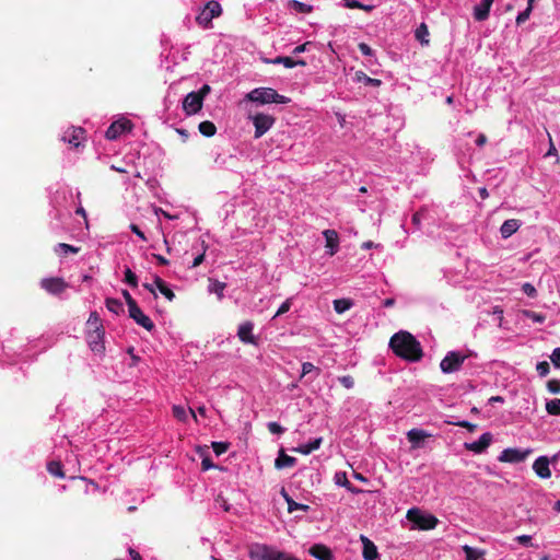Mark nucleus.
Masks as SVG:
<instances>
[{
    "label": "nucleus",
    "mask_w": 560,
    "mask_h": 560,
    "mask_svg": "<svg viewBox=\"0 0 560 560\" xmlns=\"http://www.w3.org/2000/svg\"><path fill=\"white\" fill-rule=\"evenodd\" d=\"M310 555L317 560H335L331 550L324 545H314L310 549Z\"/></svg>",
    "instance_id": "5701e85b"
},
{
    "label": "nucleus",
    "mask_w": 560,
    "mask_h": 560,
    "mask_svg": "<svg viewBox=\"0 0 560 560\" xmlns=\"http://www.w3.org/2000/svg\"><path fill=\"white\" fill-rule=\"evenodd\" d=\"M225 288H226V283L221 282L219 280L209 279L208 291H209V293L217 294L219 300L223 299Z\"/></svg>",
    "instance_id": "c85d7f7f"
},
{
    "label": "nucleus",
    "mask_w": 560,
    "mask_h": 560,
    "mask_svg": "<svg viewBox=\"0 0 560 560\" xmlns=\"http://www.w3.org/2000/svg\"><path fill=\"white\" fill-rule=\"evenodd\" d=\"M492 442V434L490 432H486L481 434V436L471 443H465V448L471 451L476 454H480L485 452Z\"/></svg>",
    "instance_id": "a211bd4d"
},
{
    "label": "nucleus",
    "mask_w": 560,
    "mask_h": 560,
    "mask_svg": "<svg viewBox=\"0 0 560 560\" xmlns=\"http://www.w3.org/2000/svg\"><path fill=\"white\" fill-rule=\"evenodd\" d=\"M289 8L298 13H311L313 10V7L311 4L301 2L299 0H291L289 2Z\"/></svg>",
    "instance_id": "f704fd0d"
},
{
    "label": "nucleus",
    "mask_w": 560,
    "mask_h": 560,
    "mask_svg": "<svg viewBox=\"0 0 560 560\" xmlns=\"http://www.w3.org/2000/svg\"><path fill=\"white\" fill-rule=\"evenodd\" d=\"M79 247L66 243H59L55 246V253L63 256L68 254H77L79 253Z\"/></svg>",
    "instance_id": "c9c22d12"
},
{
    "label": "nucleus",
    "mask_w": 560,
    "mask_h": 560,
    "mask_svg": "<svg viewBox=\"0 0 560 560\" xmlns=\"http://www.w3.org/2000/svg\"><path fill=\"white\" fill-rule=\"evenodd\" d=\"M172 410H173V416L177 420L183 421V422H185L187 420L188 415H187L186 409L183 406L175 405V406H173Z\"/></svg>",
    "instance_id": "c03bdc74"
},
{
    "label": "nucleus",
    "mask_w": 560,
    "mask_h": 560,
    "mask_svg": "<svg viewBox=\"0 0 560 560\" xmlns=\"http://www.w3.org/2000/svg\"><path fill=\"white\" fill-rule=\"evenodd\" d=\"M124 275H125L124 280L127 284H129L132 288L138 287V277L129 267L125 268Z\"/></svg>",
    "instance_id": "79ce46f5"
},
{
    "label": "nucleus",
    "mask_w": 560,
    "mask_h": 560,
    "mask_svg": "<svg viewBox=\"0 0 560 560\" xmlns=\"http://www.w3.org/2000/svg\"><path fill=\"white\" fill-rule=\"evenodd\" d=\"M353 306V302L350 299H338L334 301V310L338 314H342Z\"/></svg>",
    "instance_id": "72a5a7b5"
},
{
    "label": "nucleus",
    "mask_w": 560,
    "mask_h": 560,
    "mask_svg": "<svg viewBox=\"0 0 560 560\" xmlns=\"http://www.w3.org/2000/svg\"><path fill=\"white\" fill-rule=\"evenodd\" d=\"M154 283L156 285V290H159L160 293L163 294L168 301H172L175 298L174 292L166 285L162 278L155 276Z\"/></svg>",
    "instance_id": "7c9ffc66"
},
{
    "label": "nucleus",
    "mask_w": 560,
    "mask_h": 560,
    "mask_svg": "<svg viewBox=\"0 0 560 560\" xmlns=\"http://www.w3.org/2000/svg\"><path fill=\"white\" fill-rule=\"evenodd\" d=\"M287 504H288V511L290 513L294 512V511H303V512H307L310 510V506L307 504H303V503H298L295 502L287 492L284 489H282L281 491Z\"/></svg>",
    "instance_id": "393cba45"
},
{
    "label": "nucleus",
    "mask_w": 560,
    "mask_h": 560,
    "mask_svg": "<svg viewBox=\"0 0 560 560\" xmlns=\"http://www.w3.org/2000/svg\"><path fill=\"white\" fill-rule=\"evenodd\" d=\"M222 12L221 5L217 1H209L205 8L199 12L196 21L199 25L207 27L210 25L214 18H218Z\"/></svg>",
    "instance_id": "0eeeda50"
},
{
    "label": "nucleus",
    "mask_w": 560,
    "mask_h": 560,
    "mask_svg": "<svg viewBox=\"0 0 560 560\" xmlns=\"http://www.w3.org/2000/svg\"><path fill=\"white\" fill-rule=\"evenodd\" d=\"M533 4L534 3H530V1L527 0V8L524 11L520 12L517 14V16H516V24L517 25H522L523 23H525L529 19L530 13L533 11Z\"/></svg>",
    "instance_id": "ea45409f"
},
{
    "label": "nucleus",
    "mask_w": 560,
    "mask_h": 560,
    "mask_svg": "<svg viewBox=\"0 0 560 560\" xmlns=\"http://www.w3.org/2000/svg\"><path fill=\"white\" fill-rule=\"evenodd\" d=\"M292 298L287 299L278 308V311L275 314V317L281 316L284 313L289 312L292 305Z\"/></svg>",
    "instance_id": "de8ad7c7"
},
{
    "label": "nucleus",
    "mask_w": 560,
    "mask_h": 560,
    "mask_svg": "<svg viewBox=\"0 0 560 560\" xmlns=\"http://www.w3.org/2000/svg\"><path fill=\"white\" fill-rule=\"evenodd\" d=\"M322 442H323L322 438H316L306 444L300 445L295 451L303 455H308L312 452L318 450L322 445Z\"/></svg>",
    "instance_id": "bb28decb"
},
{
    "label": "nucleus",
    "mask_w": 560,
    "mask_h": 560,
    "mask_svg": "<svg viewBox=\"0 0 560 560\" xmlns=\"http://www.w3.org/2000/svg\"><path fill=\"white\" fill-rule=\"evenodd\" d=\"M429 28L425 23H421L415 31V37L421 45H429Z\"/></svg>",
    "instance_id": "2f4dec72"
},
{
    "label": "nucleus",
    "mask_w": 560,
    "mask_h": 560,
    "mask_svg": "<svg viewBox=\"0 0 560 560\" xmlns=\"http://www.w3.org/2000/svg\"><path fill=\"white\" fill-rule=\"evenodd\" d=\"M549 370H550L549 369V363L546 362V361L538 362L537 365H536V371H537L538 375L541 376V377L548 375Z\"/></svg>",
    "instance_id": "603ef678"
},
{
    "label": "nucleus",
    "mask_w": 560,
    "mask_h": 560,
    "mask_svg": "<svg viewBox=\"0 0 560 560\" xmlns=\"http://www.w3.org/2000/svg\"><path fill=\"white\" fill-rule=\"evenodd\" d=\"M249 119L253 121V125L255 127L254 137L256 139L261 138L273 126L276 121L273 116L262 113L250 115Z\"/></svg>",
    "instance_id": "6e6552de"
},
{
    "label": "nucleus",
    "mask_w": 560,
    "mask_h": 560,
    "mask_svg": "<svg viewBox=\"0 0 560 560\" xmlns=\"http://www.w3.org/2000/svg\"><path fill=\"white\" fill-rule=\"evenodd\" d=\"M128 313L130 318L148 331H151L154 328V323L141 311L138 304L130 308Z\"/></svg>",
    "instance_id": "2eb2a0df"
},
{
    "label": "nucleus",
    "mask_w": 560,
    "mask_h": 560,
    "mask_svg": "<svg viewBox=\"0 0 560 560\" xmlns=\"http://www.w3.org/2000/svg\"><path fill=\"white\" fill-rule=\"evenodd\" d=\"M407 518L422 530L433 529L439 524V520L433 514L423 513L417 508L408 510Z\"/></svg>",
    "instance_id": "423d86ee"
},
{
    "label": "nucleus",
    "mask_w": 560,
    "mask_h": 560,
    "mask_svg": "<svg viewBox=\"0 0 560 560\" xmlns=\"http://www.w3.org/2000/svg\"><path fill=\"white\" fill-rule=\"evenodd\" d=\"M105 305L106 308L115 315H118L124 311V305L118 299L107 298L105 300Z\"/></svg>",
    "instance_id": "473e14b6"
},
{
    "label": "nucleus",
    "mask_w": 560,
    "mask_h": 560,
    "mask_svg": "<svg viewBox=\"0 0 560 560\" xmlns=\"http://www.w3.org/2000/svg\"><path fill=\"white\" fill-rule=\"evenodd\" d=\"M423 212H424V210L417 211V212L412 215V218H411L412 223H413L417 228H419V226H420V223H421V220H422V217H423Z\"/></svg>",
    "instance_id": "bf43d9fd"
},
{
    "label": "nucleus",
    "mask_w": 560,
    "mask_h": 560,
    "mask_svg": "<svg viewBox=\"0 0 560 560\" xmlns=\"http://www.w3.org/2000/svg\"><path fill=\"white\" fill-rule=\"evenodd\" d=\"M267 428L270 433L277 434V435L282 434L285 431V429L282 425H280L278 422H275V421L268 422Z\"/></svg>",
    "instance_id": "09e8293b"
},
{
    "label": "nucleus",
    "mask_w": 560,
    "mask_h": 560,
    "mask_svg": "<svg viewBox=\"0 0 560 560\" xmlns=\"http://www.w3.org/2000/svg\"><path fill=\"white\" fill-rule=\"evenodd\" d=\"M523 315L533 320L534 323H537V324H542L545 323L546 320V315L545 314H541V313H536L534 311H529V310H525L523 311Z\"/></svg>",
    "instance_id": "a19ab883"
},
{
    "label": "nucleus",
    "mask_w": 560,
    "mask_h": 560,
    "mask_svg": "<svg viewBox=\"0 0 560 560\" xmlns=\"http://www.w3.org/2000/svg\"><path fill=\"white\" fill-rule=\"evenodd\" d=\"M85 339L92 352L95 354H104L105 329L96 311L91 312L86 320Z\"/></svg>",
    "instance_id": "f03ea898"
},
{
    "label": "nucleus",
    "mask_w": 560,
    "mask_h": 560,
    "mask_svg": "<svg viewBox=\"0 0 560 560\" xmlns=\"http://www.w3.org/2000/svg\"><path fill=\"white\" fill-rule=\"evenodd\" d=\"M202 95L196 92L188 93L183 101V109L187 115L197 114L202 107Z\"/></svg>",
    "instance_id": "f8f14e48"
},
{
    "label": "nucleus",
    "mask_w": 560,
    "mask_h": 560,
    "mask_svg": "<svg viewBox=\"0 0 560 560\" xmlns=\"http://www.w3.org/2000/svg\"><path fill=\"white\" fill-rule=\"evenodd\" d=\"M254 323L250 320L243 322L238 325L237 328V337L238 339L246 345L257 346L258 340L253 334Z\"/></svg>",
    "instance_id": "ddd939ff"
},
{
    "label": "nucleus",
    "mask_w": 560,
    "mask_h": 560,
    "mask_svg": "<svg viewBox=\"0 0 560 560\" xmlns=\"http://www.w3.org/2000/svg\"><path fill=\"white\" fill-rule=\"evenodd\" d=\"M494 0H481L474 7V18L478 22L486 21L489 18L490 9Z\"/></svg>",
    "instance_id": "aec40b11"
},
{
    "label": "nucleus",
    "mask_w": 560,
    "mask_h": 560,
    "mask_svg": "<svg viewBox=\"0 0 560 560\" xmlns=\"http://www.w3.org/2000/svg\"><path fill=\"white\" fill-rule=\"evenodd\" d=\"M353 80L358 83H363L364 85L370 86H380L382 83L381 80L371 78L361 70L354 73Z\"/></svg>",
    "instance_id": "a878e982"
},
{
    "label": "nucleus",
    "mask_w": 560,
    "mask_h": 560,
    "mask_svg": "<svg viewBox=\"0 0 560 560\" xmlns=\"http://www.w3.org/2000/svg\"><path fill=\"white\" fill-rule=\"evenodd\" d=\"M548 390L552 394H559L560 393V381L559 380H550L547 383Z\"/></svg>",
    "instance_id": "5fc2aeb1"
},
{
    "label": "nucleus",
    "mask_w": 560,
    "mask_h": 560,
    "mask_svg": "<svg viewBox=\"0 0 560 560\" xmlns=\"http://www.w3.org/2000/svg\"><path fill=\"white\" fill-rule=\"evenodd\" d=\"M308 45H310V43H304L302 45L296 46L293 49V54L294 55H299V54H302V52L306 51Z\"/></svg>",
    "instance_id": "0e129e2a"
},
{
    "label": "nucleus",
    "mask_w": 560,
    "mask_h": 560,
    "mask_svg": "<svg viewBox=\"0 0 560 560\" xmlns=\"http://www.w3.org/2000/svg\"><path fill=\"white\" fill-rule=\"evenodd\" d=\"M130 230L132 231V233H135L139 238H141L142 241H147V237L144 235V233L139 229L138 225L136 224H130Z\"/></svg>",
    "instance_id": "680f3d73"
},
{
    "label": "nucleus",
    "mask_w": 560,
    "mask_h": 560,
    "mask_svg": "<svg viewBox=\"0 0 560 560\" xmlns=\"http://www.w3.org/2000/svg\"><path fill=\"white\" fill-rule=\"evenodd\" d=\"M211 88L208 84H203L201 89L197 92L202 95V100L210 93Z\"/></svg>",
    "instance_id": "774afa93"
},
{
    "label": "nucleus",
    "mask_w": 560,
    "mask_h": 560,
    "mask_svg": "<svg viewBox=\"0 0 560 560\" xmlns=\"http://www.w3.org/2000/svg\"><path fill=\"white\" fill-rule=\"evenodd\" d=\"M85 130L81 127H70L61 136V140L78 148L84 139Z\"/></svg>",
    "instance_id": "4468645a"
},
{
    "label": "nucleus",
    "mask_w": 560,
    "mask_h": 560,
    "mask_svg": "<svg viewBox=\"0 0 560 560\" xmlns=\"http://www.w3.org/2000/svg\"><path fill=\"white\" fill-rule=\"evenodd\" d=\"M122 296L126 301V304L128 306V311L130 308H132L135 305H137V302L135 301V299L131 296V294L127 291V290H122Z\"/></svg>",
    "instance_id": "6e6d98bb"
},
{
    "label": "nucleus",
    "mask_w": 560,
    "mask_h": 560,
    "mask_svg": "<svg viewBox=\"0 0 560 560\" xmlns=\"http://www.w3.org/2000/svg\"><path fill=\"white\" fill-rule=\"evenodd\" d=\"M47 470L50 475L58 477V478H65V472L62 469V465L60 462L51 460L47 464Z\"/></svg>",
    "instance_id": "e433bc0d"
},
{
    "label": "nucleus",
    "mask_w": 560,
    "mask_h": 560,
    "mask_svg": "<svg viewBox=\"0 0 560 560\" xmlns=\"http://www.w3.org/2000/svg\"><path fill=\"white\" fill-rule=\"evenodd\" d=\"M69 284L59 277L44 278L40 280V288L51 295H60Z\"/></svg>",
    "instance_id": "1a4fd4ad"
},
{
    "label": "nucleus",
    "mask_w": 560,
    "mask_h": 560,
    "mask_svg": "<svg viewBox=\"0 0 560 560\" xmlns=\"http://www.w3.org/2000/svg\"><path fill=\"white\" fill-rule=\"evenodd\" d=\"M245 98L259 105L266 104H288L290 98L279 94L272 88H256L246 94Z\"/></svg>",
    "instance_id": "20e7f679"
},
{
    "label": "nucleus",
    "mask_w": 560,
    "mask_h": 560,
    "mask_svg": "<svg viewBox=\"0 0 560 560\" xmlns=\"http://www.w3.org/2000/svg\"><path fill=\"white\" fill-rule=\"evenodd\" d=\"M265 61L267 63L283 65L288 69L294 68L296 66H302V67L306 66V61L303 59L294 60L291 57H285V56H279L273 59H266Z\"/></svg>",
    "instance_id": "412c9836"
},
{
    "label": "nucleus",
    "mask_w": 560,
    "mask_h": 560,
    "mask_svg": "<svg viewBox=\"0 0 560 560\" xmlns=\"http://www.w3.org/2000/svg\"><path fill=\"white\" fill-rule=\"evenodd\" d=\"M546 410L549 415L560 416V399L555 398L546 402Z\"/></svg>",
    "instance_id": "58836bf2"
},
{
    "label": "nucleus",
    "mask_w": 560,
    "mask_h": 560,
    "mask_svg": "<svg viewBox=\"0 0 560 560\" xmlns=\"http://www.w3.org/2000/svg\"><path fill=\"white\" fill-rule=\"evenodd\" d=\"M295 463H296L295 457L289 456V455L284 454L283 451H281L278 458L276 459L275 465L278 469H282V468L293 467L295 465Z\"/></svg>",
    "instance_id": "cd10ccee"
},
{
    "label": "nucleus",
    "mask_w": 560,
    "mask_h": 560,
    "mask_svg": "<svg viewBox=\"0 0 560 560\" xmlns=\"http://www.w3.org/2000/svg\"><path fill=\"white\" fill-rule=\"evenodd\" d=\"M339 383L347 389H351L354 386V380L350 375H342L338 377Z\"/></svg>",
    "instance_id": "8fccbe9b"
},
{
    "label": "nucleus",
    "mask_w": 560,
    "mask_h": 560,
    "mask_svg": "<svg viewBox=\"0 0 560 560\" xmlns=\"http://www.w3.org/2000/svg\"><path fill=\"white\" fill-rule=\"evenodd\" d=\"M462 550L465 552L466 560H478L486 555L485 549L474 548L468 545H463Z\"/></svg>",
    "instance_id": "c756f323"
},
{
    "label": "nucleus",
    "mask_w": 560,
    "mask_h": 560,
    "mask_svg": "<svg viewBox=\"0 0 560 560\" xmlns=\"http://www.w3.org/2000/svg\"><path fill=\"white\" fill-rule=\"evenodd\" d=\"M550 360H551L552 364L555 365V368L560 369V348L553 349V351L550 355Z\"/></svg>",
    "instance_id": "4d7b16f0"
},
{
    "label": "nucleus",
    "mask_w": 560,
    "mask_h": 560,
    "mask_svg": "<svg viewBox=\"0 0 560 560\" xmlns=\"http://www.w3.org/2000/svg\"><path fill=\"white\" fill-rule=\"evenodd\" d=\"M451 423L454 425L460 427V428H465L470 432H474L477 429L476 424H474L467 420H462V421L451 422Z\"/></svg>",
    "instance_id": "864d4df0"
},
{
    "label": "nucleus",
    "mask_w": 560,
    "mask_h": 560,
    "mask_svg": "<svg viewBox=\"0 0 560 560\" xmlns=\"http://www.w3.org/2000/svg\"><path fill=\"white\" fill-rule=\"evenodd\" d=\"M393 352L409 362H418L423 357L421 343L409 331L399 330L389 340Z\"/></svg>",
    "instance_id": "f257e3e1"
},
{
    "label": "nucleus",
    "mask_w": 560,
    "mask_h": 560,
    "mask_svg": "<svg viewBox=\"0 0 560 560\" xmlns=\"http://www.w3.org/2000/svg\"><path fill=\"white\" fill-rule=\"evenodd\" d=\"M522 291L529 298H536L537 295V290L536 288L529 283V282H525L523 285H522Z\"/></svg>",
    "instance_id": "3c124183"
},
{
    "label": "nucleus",
    "mask_w": 560,
    "mask_h": 560,
    "mask_svg": "<svg viewBox=\"0 0 560 560\" xmlns=\"http://www.w3.org/2000/svg\"><path fill=\"white\" fill-rule=\"evenodd\" d=\"M532 453L530 448L521 450V448H505L501 452L498 459L502 463H521L526 459V457Z\"/></svg>",
    "instance_id": "9d476101"
},
{
    "label": "nucleus",
    "mask_w": 560,
    "mask_h": 560,
    "mask_svg": "<svg viewBox=\"0 0 560 560\" xmlns=\"http://www.w3.org/2000/svg\"><path fill=\"white\" fill-rule=\"evenodd\" d=\"M359 50L361 51V54L363 56L371 57L373 55L372 48L368 44H365V43H360L359 44Z\"/></svg>",
    "instance_id": "13d9d810"
},
{
    "label": "nucleus",
    "mask_w": 560,
    "mask_h": 560,
    "mask_svg": "<svg viewBox=\"0 0 560 560\" xmlns=\"http://www.w3.org/2000/svg\"><path fill=\"white\" fill-rule=\"evenodd\" d=\"M472 355L471 351L453 350L448 351L440 362V369L444 374L458 372L466 359Z\"/></svg>",
    "instance_id": "39448f33"
},
{
    "label": "nucleus",
    "mask_w": 560,
    "mask_h": 560,
    "mask_svg": "<svg viewBox=\"0 0 560 560\" xmlns=\"http://www.w3.org/2000/svg\"><path fill=\"white\" fill-rule=\"evenodd\" d=\"M131 129H132V122L127 118H122V119L114 121L107 128V130L105 132V137L108 140H116L122 133L131 131Z\"/></svg>",
    "instance_id": "9b49d317"
},
{
    "label": "nucleus",
    "mask_w": 560,
    "mask_h": 560,
    "mask_svg": "<svg viewBox=\"0 0 560 560\" xmlns=\"http://www.w3.org/2000/svg\"><path fill=\"white\" fill-rule=\"evenodd\" d=\"M323 236L326 242V253L329 256H334L339 250V235L335 230L323 231Z\"/></svg>",
    "instance_id": "6ab92c4d"
},
{
    "label": "nucleus",
    "mask_w": 560,
    "mask_h": 560,
    "mask_svg": "<svg viewBox=\"0 0 560 560\" xmlns=\"http://www.w3.org/2000/svg\"><path fill=\"white\" fill-rule=\"evenodd\" d=\"M550 459L548 456L541 455L537 457L533 464V470L541 479H548L551 477Z\"/></svg>",
    "instance_id": "f3484780"
},
{
    "label": "nucleus",
    "mask_w": 560,
    "mask_h": 560,
    "mask_svg": "<svg viewBox=\"0 0 560 560\" xmlns=\"http://www.w3.org/2000/svg\"><path fill=\"white\" fill-rule=\"evenodd\" d=\"M342 3L346 8L349 9H359L361 7V2L358 0H342Z\"/></svg>",
    "instance_id": "052dcab7"
},
{
    "label": "nucleus",
    "mask_w": 560,
    "mask_h": 560,
    "mask_svg": "<svg viewBox=\"0 0 560 560\" xmlns=\"http://www.w3.org/2000/svg\"><path fill=\"white\" fill-rule=\"evenodd\" d=\"M230 443L228 442H213L212 450L215 455H222L229 450Z\"/></svg>",
    "instance_id": "49530a36"
},
{
    "label": "nucleus",
    "mask_w": 560,
    "mask_h": 560,
    "mask_svg": "<svg viewBox=\"0 0 560 560\" xmlns=\"http://www.w3.org/2000/svg\"><path fill=\"white\" fill-rule=\"evenodd\" d=\"M198 129L206 137H212L217 131L214 124L208 120L200 122Z\"/></svg>",
    "instance_id": "4c0bfd02"
},
{
    "label": "nucleus",
    "mask_w": 560,
    "mask_h": 560,
    "mask_svg": "<svg viewBox=\"0 0 560 560\" xmlns=\"http://www.w3.org/2000/svg\"><path fill=\"white\" fill-rule=\"evenodd\" d=\"M201 466H202V469L203 470H209L211 468L214 467L213 463L211 462L210 458H203L202 462H201Z\"/></svg>",
    "instance_id": "e2e57ef3"
},
{
    "label": "nucleus",
    "mask_w": 560,
    "mask_h": 560,
    "mask_svg": "<svg viewBox=\"0 0 560 560\" xmlns=\"http://www.w3.org/2000/svg\"><path fill=\"white\" fill-rule=\"evenodd\" d=\"M250 560H299L295 557L266 544H252L248 549Z\"/></svg>",
    "instance_id": "7ed1b4c3"
},
{
    "label": "nucleus",
    "mask_w": 560,
    "mask_h": 560,
    "mask_svg": "<svg viewBox=\"0 0 560 560\" xmlns=\"http://www.w3.org/2000/svg\"><path fill=\"white\" fill-rule=\"evenodd\" d=\"M521 225H522V223L520 220H516V219L505 220L500 228V233H501L502 238H509L510 236H512L514 233L517 232V230L521 228Z\"/></svg>",
    "instance_id": "4be33fe9"
},
{
    "label": "nucleus",
    "mask_w": 560,
    "mask_h": 560,
    "mask_svg": "<svg viewBox=\"0 0 560 560\" xmlns=\"http://www.w3.org/2000/svg\"><path fill=\"white\" fill-rule=\"evenodd\" d=\"M143 288L147 289L149 292H151L154 295V298L158 296L156 285L154 282L153 283H143Z\"/></svg>",
    "instance_id": "69168bd1"
},
{
    "label": "nucleus",
    "mask_w": 560,
    "mask_h": 560,
    "mask_svg": "<svg viewBox=\"0 0 560 560\" xmlns=\"http://www.w3.org/2000/svg\"><path fill=\"white\" fill-rule=\"evenodd\" d=\"M334 481L337 486L343 487L346 489L351 485L345 471H337L334 476Z\"/></svg>",
    "instance_id": "37998d69"
},
{
    "label": "nucleus",
    "mask_w": 560,
    "mask_h": 560,
    "mask_svg": "<svg viewBox=\"0 0 560 560\" xmlns=\"http://www.w3.org/2000/svg\"><path fill=\"white\" fill-rule=\"evenodd\" d=\"M362 557L364 560H381V555L376 545L366 536L361 535Z\"/></svg>",
    "instance_id": "dca6fc26"
},
{
    "label": "nucleus",
    "mask_w": 560,
    "mask_h": 560,
    "mask_svg": "<svg viewBox=\"0 0 560 560\" xmlns=\"http://www.w3.org/2000/svg\"><path fill=\"white\" fill-rule=\"evenodd\" d=\"M516 540L522 545H527L532 540V537L529 535H521L516 537Z\"/></svg>",
    "instance_id": "338daca9"
},
{
    "label": "nucleus",
    "mask_w": 560,
    "mask_h": 560,
    "mask_svg": "<svg viewBox=\"0 0 560 560\" xmlns=\"http://www.w3.org/2000/svg\"><path fill=\"white\" fill-rule=\"evenodd\" d=\"M430 436L431 434L422 429H411L407 432V439L412 444V447H419L420 443Z\"/></svg>",
    "instance_id": "b1692460"
},
{
    "label": "nucleus",
    "mask_w": 560,
    "mask_h": 560,
    "mask_svg": "<svg viewBox=\"0 0 560 560\" xmlns=\"http://www.w3.org/2000/svg\"><path fill=\"white\" fill-rule=\"evenodd\" d=\"M312 372H316V376H318L320 371L313 363L304 362L302 364V372H301V375H300V380L303 378L304 376H306L307 374L312 373Z\"/></svg>",
    "instance_id": "a18cd8bd"
}]
</instances>
